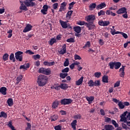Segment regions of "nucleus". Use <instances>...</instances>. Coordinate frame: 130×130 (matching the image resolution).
Listing matches in <instances>:
<instances>
[{
  "instance_id": "obj_27",
  "label": "nucleus",
  "mask_w": 130,
  "mask_h": 130,
  "mask_svg": "<svg viewBox=\"0 0 130 130\" xmlns=\"http://www.w3.org/2000/svg\"><path fill=\"white\" fill-rule=\"evenodd\" d=\"M96 3H92L89 6V11H93V10L96 9Z\"/></svg>"
},
{
  "instance_id": "obj_5",
  "label": "nucleus",
  "mask_w": 130,
  "mask_h": 130,
  "mask_svg": "<svg viewBox=\"0 0 130 130\" xmlns=\"http://www.w3.org/2000/svg\"><path fill=\"white\" fill-rule=\"evenodd\" d=\"M35 1V0H25V1L23 2V3L26 7H35L36 6V3L33 2Z\"/></svg>"
},
{
  "instance_id": "obj_11",
  "label": "nucleus",
  "mask_w": 130,
  "mask_h": 130,
  "mask_svg": "<svg viewBox=\"0 0 130 130\" xmlns=\"http://www.w3.org/2000/svg\"><path fill=\"white\" fill-rule=\"evenodd\" d=\"M126 8L125 7H122L118 9L116 13L118 15H120V14H124V13H126Z\"/></svg>"
},
{
  "instance_id": "obj_32",
  "label": "nucleus",
  "mask_w": 130,
  "mask_h": 130,
  "mask_svg": "<svg viewBox=\"0 0 130 130\" xmlns=\"http://www.w3.org/2000/svg\"><path fill=\"white\" fill-rule=\"evenodd\" d=\"M51 74V70L50 69H46L45 68V72L44 73V75H46L47 76H48Z\"/></svg>"
},
{
  "instance_id": "obj_50",
  "label": "nucleus",
  "mask_w": 130,
  "mask_h": 130,
  "mask_svg": "<svg viewBox=\"0 0 130 130\" xmlns=\"http://www.w3.org/2000/svg\"><path fill=\"white\" fill-rule=\"evenodd\" d=\"M69 64H70V61L69 60L68 58H66L63 63V66L64 67H69Z\"/></svg>"
},
{
  "instance_id": "obj_56",
  "label": "nucleus",
  "mask_w": 130,
  "mask_h": 130,
  "mask_svg": "<svg viewBox=\"0 0 130 130\" xmlns=\"http://www.w3.org/2000/svg\"><path fill=\"white\" fill-rule=\"evenodd\" d=\"M112 123L114 125L115 127H118L119 125L118 123L116 122V121L115 120H112Z\"/></svg>"
},
{
  "instance_id": "obj_22",
  "label": "nucleus",
  "mask_w": 130,
  "mask_h": 130,
  "mask_svg": "<svg viewBox=\"0 0 130 130\" xmlns=\"http://www.w3.org/2000/svg\"><path fill=\"white\" fill-rule=\"evenodd\" d=\"M58 104H59V102H58V101L57 100L55 101L53 103L52 106L53 109H55L56 108H57V107H58Z\"/></svg>"
},
{
  "instance_id": "obj_26",
  "label": "nucleus",
  "mask_w": 130,
  "mask_h": 130,
  "mask_svg": "<svg viewBox=\"0 0 130 130\" xmlns=\"http://www.w3.org/2000/svg\"><path fill=\"white\" fill-rule=\"evenodd\" d=\"M58 41H56V39L54 38H51L49 41V44L52 46L54 44V43H56Z\"/></svg>"
},
{
  "instance_id": "obj_1",
  "label": "nucleus",
  "mask_w": 130,
  "mask_h": 130,
  "mask_svg": "<svg viewBox=\"0 0 130 130\" xmlns=\"http://www.w3.org/2000/svg\"><path fill=\"white\" fill-rule=\"evenodd\" d=\"M48 77L43 74H40L37 78V84L39 87H44L47 84Z\"/></svg>"
},
{
  "instance_id": "obj_28",
  "label": "nucleus",
  "mask_w": 130,
  "mask_h": 130,
  "mask_svg": "<svg viewBox=\"0 0 130 130\" xmlns=\"http://www.w3.org/2000/svg\"><path fill=\"white\" fill-rule=\"evenodd\" d=\"M106 15H108V16H113L114 17L115 16H116V14L113 13V12L111 11V10H107L106 12Z\"/></svg>"
},
{
  "instance_id": "obj_20",
  "label": "nucleus",
  "mask_w": 130,
  "mask_h": 130,
  "mask_svg": "<svg viewBox=\"0 0 130 130\" xmlns=\"http://www.w3.org/2000/svg\"><path fill=\"white\" fill-rule=\"evenodd\" d=\"M20 3L21 4V5L19 7L20 10H23V11H27L28 9L27 8V6L24 5V4H23V2L20 1Z\"/></svg>"
},
{
  "instance_id": "obj_13",
  "label": "nucleus",
  "mask_w": 130,
  "mask_h": 130,
  "mask_svg": "<svg viewBox=\"0 0 130 130\" xmlns=\"http://www.w3.org/2000/svg\"><path fill=\"white\" fill-rule=\"evenodd\" d=\"M67 2H64L61 4L59 12H62V11H66V7H67Z\"/></svg>"
},
{
  "instance_id": "obj_60",
  "label": "nucleus",
  "mask_w": 130,
  "mask_h": 130,
  "mask_svg": "<svg viewBox=\"0 0 130 130\" xmlns=\"http://www.w3.org/2000/svg\"><path fill=\"white\" fill-rule=\"evenodd\" d=\"M40 57H41V56L39 54H37L33 56V58H34L35 60L39 59V58H40Z\"/></svg>"
},
{
  "instance_id": "obj_43",
  "label": "nucleus",
  "mask_w": 130,
  "mask_h": 130,
  "mask_svg": "<svg viewBox=\"0 0 130 130\" xmlns=\"http://www.w3.org/2000/svg\"><path fill=\"white\" fill-rule=\"evenodd\" d=\"M69 74L68 73H60L59 77L61 79H66Z\"/></svg>"
},
{
  "instance_id": "obj_52",
  "label": "nucleus",
  "mask_w": 130,
  "mask_h": 130,
  "mask_svg": "<svg viewBox=\"0 0 130 130\" xmlns=\"http://www.w3.org/2000/svg\"><path fill=\"white\" fill-rule=\"evenodd\" d=\"M62 37V35L59 34L56 36L55 39H56V41H59L61 40Z\"/></svg>"
},
{
  "instance_id": "obj_45",
  "label": "nucleus",
  "mask_w": 130,
  "mask_h": 130,
  "mask_svg": "<svg viewBox=\"0 0 130 130\" xmlns=\"http://www.w3.org/2000/svg\"><path fill=\"white\" fill-rule=\"evenodd\" d=\"M76 5V2H72L71 3L69 4V7L68 9L69 10H71L72 9H73V8H74V6Z\"/></svg>"
},
{
  "instance_id": "obj_8",
  "label": "nucleus",
  "mask_w": 130,
  "mask_h": 130,
  "mask_svg": "<svg viewBox=\"0 0 130 130\" xmlns=\"http://www.w3.org/2000/svg\"><path fill=\"white\" fill-rule=\"evenodd\" d=\"M110 22L108 21L100 20L99 21V25H100V26H108V25H110Z\"/></svg>"
},
{
  "instance_id": "obj_64",
  "label": "nucleus",
  "mask_w": 130,
  "mask_h": 130,
  "mask_svg": "<svg viewBox=\"0 0 130 130\" xmlns=\"http://www.w3.org/2000/svg\"><path fill=\"white\" fill-rule=\"evenodd\" d=\"M54 129L55 130H61V126L58 125L54 127Z\"/></svg>"
},
{
  "instance_id": "obj_17",
  "label": "nucleus",
  "mask_w": 130,
  "mask_h": 130,
  "mask_svg": "<svg viewBox=\"0 0 130 130\" xmlns=\"http://www.w3.org/2000/svg\"><path fill=\"white\" fill-rule=\"evenodd\" d=\"M43 64H44V66H47V67H51L55 64V62L54 61L48 62L46 61L43 62Z\"/></svg>"
},
{
  "instance_id": "obj_7",
  "label": "nucleus",
  "mask_w": 130,
  "mask_h": 130,
  "mask_svg": "<svg viewBox=\"0 0 130 130\" xmlns=\"http://www.w3.org/2000/svg\"><path fill=\"white\" fill-rule=\"evenodd\" d=\"M85 26L88 28V30H94L96 28V25L94 22H86Z\"/></svg>"
},
{
  "instance_id": "obj_4",
  "label": "nucleus",
  "mask_w": 130,
  "mask_h": 130,
  "mask_svg": "<svg viewBox=\"0 0 130 130\" xmlns=\"http://www.w3.org/2000/svg\"><path fill=\"white\" fill-rule=\"evenodd\" d=\"M85 21L87 22H89V23H94V21L96 20V17L94 15H89L87 16L85 18Z\"/></svg>"
},
{
  "instance_id": "obj_37",
  "label": "nucleus",
  "mask_w": 130,
  "mask_h": 130,
  "mask_svg": "<svg viewBox=\"0 0 130 130\" xmlns=\"http://www.w3.org/2000/svg\"><path fill=\"white\" fill-rule=\"evenodd\" d=\"M4 117V118H7L8 114L5 112H1L0 113V118Z\"/></svg>"
},
{
  "instance_id": "obj_25",
  "label": "nucleus",
  "mask_w": 130,
  "mask_h": 130,
  "mask_svg": "<svg viewBox=\"0 0 130 130\" xmlns=\"http://www.w3.org/2000/svg\"><path fill=\"white\" fill-rule=\"evenodd\" d=\"M73 29L76 33H81V31H82V28L79 26H75Z\"/></svg>"
},
{
  "instance_id": "obj_29",
  "label": "nucleus",
  "mask_w": 130,
  "mask_h": 130,
  "mask_svg": "<svg viewBox=\"0 0 130 130\" xmlns=\"http://www.w3.org/2000/svg\"><path fill=\"white\" fill-rule=\"evenodd\" d=\"M77 120H74L71 124L72 127V128H73L74 130L76 129V125H77Z\"/></svg>"
},
{
  "instance_id": "obj_19",
  "label": "nucleus",
  "mask_w": 130,
  "mask_h": 130,
  "mask_svg": "<svg viewBox=\"0 0 130 130\" xmlns=\"http://www.w3.org/2000/svg\"><path fill=\"white\" fill-rule=\"evenodd\" d=\"M86 99L87 101H88L89 104H91L93 101H94V99H95V98L93 96H86Z\"/></svg>"
},
{
  "instance_id": "obj_3",
  "label": "nucleus",
  "mask_w": 130,
  "mask_h": 130,
  "mask_svg": "<svg viewBox=\"0 0 130 130\" xmlns=\"http://www.w3.org/2000/svg\"><path fill=\"white\" fill-rule=\"evenodd\" d=\"M23 52L18 51L15 53V58L19 61H22L23 60Z\"/></svg>"
},
{
  "instance_id": "obj_10",
  "label": "nucleus",
  "mask_w": 130,
  "mask_h": 130,
  "mask_svg": "<svg viewBox=\"0 0 130 130\" xmlns=\"http://www.w3.org/2000/svg\"><path fill=\"white\" fill-rule=\"evenodd\" d=\"M62 49L58 51L59 54L63 55L64 53H67V45L64 44L62 47Z\"/></svg>"
},
{
  "instance_id": "obj_35",
  "label": "nucleus",
  "mask_w": 130,
  "mask_h": 130,
  "mask_svg": "<svg viewBox=\"0 0 130 130\" xmlns=\"http://www.w3.org/2000/svg\"><path fill=\"white\" fill-rule=\"evenodd\" d=\"M58 119V116L57 115H54L51 116V121H55V120H57Z\"/></svg>"
},
{
  "instance_id": "obj_63",
  "label": "nucleus",
  "mask_w": 130,
  "mask_h": 130,
  "mask_svg": "<svg viewBox=\"0 0 130 130\" xmlns=\"http://www.w3.org/2000/svg\"><path fill=\"white\" fill-rule=\"evenodd\" d=\"M105 122H110V121H111V118L108 117H105Z\"/></svg>"
},
{
  "instance_id": "obj_24",
  "label": "nucleus",
  "mask_w": 130,
  "mask_h": 130,
  "mask_svg": "<svg viewBox=\"0 0 130 130\" xmlns=\"http://www.w3.org/2000/svg\"><path fill=\"white\" fill-rule=\"evenodd\" d=\"M104 128H105L106 130H113L114 129V127L112 126V125H105L104 126Z\"/></svg>"
},
{
  "instance_id": "obj_53",
  "label": "nucleus",
  "mask_w": 130,
  "mask_h": 130,
  "mask_svg": "<svg viewBox=\"0 0 130 130\" xmlns=\"http://www.w3.org/2000/svg\"><path fill=\"white\" fill-rule=\"evenodd\" d=\"M118 106H119L120 109H123V108H124V105L121 102H119Z\"/></svg>"
},
{
  "instance_id": "obj_51",
  "label": "nucleus",
  "mask_w": 130,
  "mask_h": 130,
  "mask_svg": "<svg viewBox=\"0 0 130 130\" xmlns=\"http://www.w3.org/2000/svg\"><path fill=\"white\" fill-rule=\"evenodd\" d=\"M67 42H69V43H74V42H75V39L70 38L67 40Z\"/></svg>"
},
{
  "instance_id": "obj_40",
  "label": "nucleus",
  "mask_w": 130,
  "mask_h": 130,
  "mask_svg": "<svg viewBox=\"0 0 130 130\" xmlns=\"http://www.w3.org/2000/svg\"><path fill=\"white\" fill-rule=\"evenodd\" d=\"M93 85L95 87H99V86H101V83H100V80H95L93 82Z\"/></svg>"
},
{
  "instance_id": "obj_55",
  "label": "nucleus",
  "mask_w": 130,
  "mask_h": 130,
  "mask_svg": "<svg viewBox=\"0 0 130 130\" xmlns=\"http://www.w3.org/2000/svg\"><path fill=\"white\" fill-rule=\"evenodd\" d=\"M62 73H66L65 74H68L70 72V68L68 67L66 68L65 69L62 70Z\"/></svg>"
},
{
  "instance_id": "obj_12",
  "label": "nucleus",
  "mask_w": 130,
  "mask_h": 130,
  "mask_svg": "<svg viewBox=\"0 0 130 130\" xmlns=\"http://www.w3.org/2000/svg\"><path fill=\"white\" fill-rule=\"evenodd\" d=\"M124 68H125V66H122V68H121L119 70V72H121L119 74V76L121 77V78H124Z\"/></svg>"
},
{
  "instance_id": "obj_33",
  "label": "nucleus",
  "mask_w": 130,
  "mask_h": 130,
  "mask_svg": "<svg viewBox=\"0 0 130 130\" xmlns=\"http://www.w3.org/2000/svg\"><path fill=\"white\" fill-rule=\"evenodd\" d=\"M7 103L9 106H12V105L14 104V101H13V99H8V100H7Z\"/></svg>"
},
{
  "instance_id": "obj_36",
  "label": "nucleus",
  "mask_w": 130,
  "mask_h": 130,
  "mask_svg": "<svg viewBox=\"0 0 130 130\" xmlns=\"http://www.w3.org/2000/svg\"><path fill=\"white\" fill-rule=\"evenodd\" d=\"M9 59L10 60H12L13 62H15L16 61V58H15V55L14 53H12L10 56H9Z\"/></svg>"
},
{
  "instance_id": "obj_59",
  "label": "nucleus",
  "mask_w": 130,
  "mask_h": 130,
  "mask_svg": "<svg viewBox=\"0 0 130 130\" xmlns=\"http://www.w3.org/2000/svg\"><path fill=\"white\" fill-rule=\"evenodd\" d=\"M25 53H28V54H29L30 55H32L33 54H34V52H32V51H31V50H27L25 51Z\"/></svg>"
},
{
  "instance_id": "obj_44",
  "label": "nucleus",
  "mask_w": 130,
  "mask_h": 130,
  "mask_svg": "<svg viewBox=\"0 0 130 130\" xmlns=\"http://www.w3.org/2000/svg\"><path fill=\"white\" fill-rule=\"evenodd\" d=\"M3 59L4 60V61H6L9 59V54L8 53H5L3 56Z\"/></svg>"
},
{
  "instance_id": "obj_47",
  "label": "nucleus",
  "mask_w": 130,
  "mask_h": 130,
  "mask_svg": "<svg viewBox=\"0 0 130 130\" xmlns=\"http://www.w3.org/2000/svg\"><path fill=\"white\" fill-rule=\"evenodd\" d=\"M106 12L103 10H101L100 12L98 13V15L99 17H100V16H104L105 15V13Z\"/></svg>"
},
{
  "instance_id": "obj_16",
  "label": "nucleus",
  "mask_w": 130,
  "mask_h": 130,
  "mask_svg": "<svg viewBox=\"0 0 130 130\" xmlns=\"http://www.w3.org/2000/svg\"><path fill=\"white\" fill-rule=\"evenodd\" d=\"M84 81V77H81L78 80L76 81V86H80L83 84V81Z\"/></svg>"
},
{
  "instance_id": "obj_61",
  "label": "nucleus",
  "mask_w": 130,
  "mask_h": 130,
  "mask_svg": "<svg viewBox=\"0 0 130 130\" xmlns=\"http://www.w3.org/2000/svg\"><path fill=\"white\" fill-rule=\"evenodd\" d=\"M58 7V3H54L52 5V8L53 9H54V10H56Z\"/></svg>"
},
{
  "instance_id": "obj_54",
  "label": "nucleus",
  "mask_w": 130,
  "mask_h": 130,
  "mask_svg": "<svg viewBox=\"0 0 130 130\" xmlns=\"http://www.w3.org/2000/svg\"><path fill=\"white\" fill-rule=\"evenodd\" d=\"M74 59H75V60H77L78 59L79 60H81V59H82V57H81V56L78 54H75L74 55Z\"/></svg>"
},
{
  "instance_id": "obj_30",
  "label": "nucleus",
  "mask_w": 130,
  "mask_h": 130,
  "mask_svg": "<svg viewBox=\"0 0 130 130\" xmlns=\"http://www.w3.org/2000/svg\"><path fill=\"white\" fill-rule=\"evenodd\" d=\"M121 67L120 62H115V70H118Z\"/></svg>"
},
{
  "instance_id": "obj_31",
  "label": "nucleus",
  "mask_w": 130,
  "mask_h": 130,
  "mask_svg": "<svg viewBox=\"0 0 130 130\" xmlns=\"http://www.w3.org/2000/svg\"><path fill=\"white\" fill-rule=\"evenodd\" d=\"M22 79H23V76L22 75H19L17 76V77L16 78V85H18V84H19V83H20V82L22 81Z\"/></svg>"
},
{
  "instance_id": "obj_21",
  "label": "nucleus",
  "mask_w": 130,
  "mask_h": 130,
  "mask_svg": "<svg viewBox=\"0 0 130 130\" xmlns=\"http://www.w3.org/2000/svg\"><path fill=\"white\" fill-rule=\"evenodd\" d=\"M74 11L71 10L67 12L66 14V18L67 20H71V17H72V15Z\"/></svg>"
},
{
  "instance_id": "obj_62",
  "label": "nucleus",
  "mask_w": 130,
  "mask_h": 130,
  "mask_svg": "<svg viewBox=\"0 0 130 130\" xmlns=\"http://www.w3.org/2000/svg\"><path fill=\"white\" fill-rule=\"evenodd\" d=\"M25 130H31V124L30 123H27V127Z\"/></svg>"
},
{
  "instance_id": "obj_2",
  "label": "nucleus",
  "mask_w": 130,
  "mask_h": 130,
  "mask_svg": "<svg viewBox=\"0 0 130 130\" xmlns=\"http://www.w3.org/2000/svg\"><path fill=\"white\" fill-rule=\"evenodd\" d=\"M120 118V121L126 123L127 120H130V113L127 112V111L124 112L121 114Z\"/></svg>"
},
{
  "instance_id": "obj_46",
  "label": "nucleus",
  "mask_w": 130,
  "mask_h": 130,
  "mask_svg": "<svg viewBox=\"0 0 130 130\" xmlns=\"http://www.w3.org/2000/svg\"><path fill=\"white\" fill-rule=\"evenodd\" d=\"M87 84L89 87H94V81L92 80H90Z\"/></svg>"
},
{
  "instance_id": "obj_14",
  "label": "nucleus",
  "mask_w": 130,
  "mask_h": 130,
  "mask_svg": "<svg viewBox=\"0 0 130 130\" xmlns=\"http://www.w3.org/2000/svg\"><path fill=\"white\" fill-rule=\"evenodd\" d=\"M106 7V4L105 3H102L98 6H96V10H102V9H104Z\"/></svg>"
},
{
  "instance_id": "obj_57",
  "label": "nucleus",
  "mask_w": 130,
  "mask_h": 130,
  "mask_svg": "<svg viewBox=\"0 0 130 130\" xmlns=\"http://www.w3.org/2000/svg\"><path fill=\"white\" fill-rule=\"evenodd\" d=\"M77 25H80V26H83V25H85V26H86V22H85V21H79L77 22Z\"/></svg>"
},
{
  "instance_id": "obj_39",
  "label": "nucleus",
  "mask_w": 130,
  "mask_h": 130,
  "mask_svg": "<svg viewBox=\"0 0 130 130\" xmlns=\"http://www.w3.org/2000/svg\"><path fill=\"white\" fill-rule=\"evenodd\" d=\"M102 81L103 83H108V76L107 75H104L103 77Z\"/></svg>"
},
{
  "instance_id": "obj_42",
  "label": "nucleus",
  "mask_w": 130,
  "mask_h": 130,
  "mask_svg": "<svg viewBox=\"0 0 130 130\" xmlns=\"http://www.w3.org/2000/svg\"><path fill=\"white\" fill-rule=\"evenodd\" d=\"M115 63V62H110L109 63V67H110V69L111 70H113V69H114Z\"/></svg>"
},
{
  "instance_id": "obj_38",
  "label": "nucleus",
  "mask_w": 130,
  "mask_h": 130,
  "mask_svg": "<svg viewBox=\"0 0 130 130\" xmlns=\"http://www.w3.org/2000/svg\"><path fill=\"white\" fill-rule=\"evenodd\" d=\"M91 46V42L90 41H87L86 42L84 46L83 47L84 49H86V48H88V47H90Z\"/></svg>"
},
{
  "instance_id": "obj_18",
  "label": "nucleus",
  "mask_w": 130,
  "mask_h": 130,
  "mask_svg": "<svg viewBox=\"0 0 130 130\" xmlns=\"http://www.w3.org/2000/svg\"><path fill=\"white\" fill-rule=\"evenodd\" d=\"M59 23H60L62 28H63V29H67V28H68V24H67V22H66L61 20H60Z\"/></svg>"
},
{
  "instance_id": "obj_48",
  "label": "nucleus",
  "mask_w": 130,
  "mask_h": 130,
  "mask_svg": "<svg viewBox=\"0 0 130 130\" xmlns=\"http://www.w3.org/2000/svg\"><path fill=\"white\" fill-rule=\"evenodd\" d=\"M94 76L95 78H100V77H101V72H96L94 74Z\"/></svg>"
},
{
  "instance_id": "obj_34",
  "label": "nucleus",
  "mask_w": 130,
  "mask_h": 130,
  "mask_svg": "<svg viewBox=\"0 0 130 130\" xmlns=\"http://www.w3.org/2000/svg\"><path fill=\"white\" fill-rule=\"evenodd\" d=\"M60 88L63 90H66V89H68V88H69V86H68V84L62 83L60 85Z\"/></svg>"
},
{
  "instance_id": "obj_23",
  "label": "nucleus",
  "mask_w": 130,
  "mask_h": 130,
  "mask_svg": "<svg viewBox=\"0 0 130 130\" xmlns=\"http://www.w3.org/2000/svg\"><path fill=\"white\" fill-rule=\"evenodd\" d=\"M0 93H1L2 95H6L7 94V87H2L0 88Z\"/></svg>"
},
{
  "instance_id": "obj_41",
  "label": "nucleus",
  "mask_w": 130,
  "mask_h": 130,
  "mask_svg": "<svg viewBox=\"0 0 130 130\" xmlns=\"http://www.w3.org/2000/svg\"><path fill=\"white\" fill-rule=\"evenodd\" d=\"M8 126L11 128L12 130H15V127L13 125V122L12 121H10L8 124Z\"/></svg>"
},
{
  "instance_id": "obj_15",
  "label": "nucleus",
  "mask_w": 130,
  "mask_h": 130,
  "mask_svg": "<svg viewBox=\"0 0 130 130\" xmlns=\"http://www.w3.org/2000/svg\"><path fill=\"white\" fill-rule=\"evenodd\" d=\"M30 68V63H26V64H24V65H21L19 69L20 70L23 69V70H27V69H29Z\"/></svg>"
},
{
  "instance_id": "obj_49",
  "label": "nucleus",
  "mask_w": 130,
  "mask_h": 130,
  "mask_svg": "<svg viewBox=\"0 0 130 130\" xmlns=\"http://www.w3.org/2000/svg\"><path fill=\"white\" fill-rule=\"evenodd\" d=\"M45 71V68L42 67L41 68H40L38 72V73H39L40 74H44V72Z\"/></svg>"
},
{
  "instance_id": "obj_58",
  "label": "nucleus",
  "mask_w": 130,
  "mask_h": 130,
  "mask_svg": "<svg viewBox=\"0 0 130 130\" xmlns=\"http://www.w3.org/2000/svg\"><path fill=\"white\" fill-rule=\"evenodd\" d=\"M74 118L75 119H81L82 118V116H81V114H78L74 116Z\"/></svg>"
},
{
  "instance_id": "obj_6",
  "label": "nucleus",
  "mask_w": 130,
  "mask_h": 130,
  "mask_svg": "<svg viewBox=\"0 0 130 130\" xmlns=\"http://www.w3.org/2000/svg\"><path fill=\"white\" fill-rule=\"evenodd\" d=\"M73 102L71 99H64L60 101L61 105H69Z\"/></svg>"
},
{
  "instance_id": "obj_9",
  "label": "nucleus",
  "mask_w": 130,
  "mask_h": 130,
  "mask_svg": "<svg viewBox=\"0 0 130 130\" xmlns=\"http://www.w3.org/2000/svg\"><path fill=\"white\" fill-rule=\"evenodd\" d=\"M32 26L30 24H27L26 26V27L24 28V29L23 30V32L24 33H26L27 32H29V31H31L32 30Z\"/></svg>"
}]
</instances>
